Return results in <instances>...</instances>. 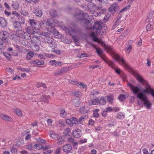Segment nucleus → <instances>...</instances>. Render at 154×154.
<instances>
[{
	"instance_id": "1",
	"label": "nucleus",
	"mask_w": 154,
	"mask_h": 154,
	"mask_svg": "<svg viewBox=\"0 0 154 154\" xmlns=\"http://www.w3.org/2000/svg\"><path fill=\"white\" fill-rule=\"evenodd\" d=\"M101 28V24L98 22H96L94 26L90 28L91 32L90 35L92 37L93 41L98 43L106 50L112 53V57L115 60L119 62L121 65L125 68H128V66L123 57H120L117 54L113 52L112 48L110 46L106 45L103 42L95 37V34H98L100 32Z\"/></svg>"
},
{
	"instance_id": "2",
	"label": "nucleus",
	"mask_w": 154,
	"mask_h": 154,
	"mask_svg": "<svg viewBox=\"0 0 154 154\" xmlns=\"http://www.w3.org/2000/svg\"><path fill=\"white\" fill-rule=\"evenodd\" d=\"M25 31H19V34H20L19 36H17L15 34H13L10 38L12 40H15V38L17 37L19 38V37H22L23 38L26 39H29L31 38V35H33V38H35L37 39H39V38L38 36L36 35L39 34V31L38 29H36L34 28V29H32V28L30 26H28L25 29Z\"/></svg>"
},
{
	"instance_id": "3",
	"label": "nucleus",
	"mask_w": 154,
	"mask_h": 154,
	"mask_svg": "<svg viewBox=\"0 0 154 154\" xmlns=\"http://www.w3.org/2000/svg\"><path fill=\"white\" fill-rule=\"evenodd\" d=\"M132 74L137 80L144 86L145 89L142 90V92L144 93L151 94L154 98V91L151 88L149 85L142 76L136 71H133Z\"/></svg>"
},
{
	"instance_id": "4",
	"label": "nucleus",
	"mask_w": 154,
	"mask_h": 154,
	"mask_svg": "<svg viewBox=\"0 0 154 154\" xmlns=\"http://www.w3.org/2000/svg\"><path fill=\"white\" fill-rule=\"evenodd\" d=\"M56 23L53 19L48 20L46 22V24L47 25L51 26V29L48 31L53 33V36L57 38H60L61 37V35L59 33V32L54 28V26H55Z\"/></svg>"
},
{
	"instance_id": "5",
	"label": "nucleus",
	"mask_w": 154,
	"mask_h": 154,
	"mask_svg": "<svg viewBox=\"0 0 154 154\" xmlns=\"http://www.w3.org/2000/svg\"><path fill=\"white\" fill-rule=\"evenodd\" d=\"M91 46L94 49L96 50L97 53L101 56L103 60L107 63L112 68H113L114 66V64L113 62L109 60L106 57L104 56H102L103 54V51L100 49H98L96 46L92 43H90Z\"/></svg>"
},
{
	"instance_id": "6",
	"label": "nucleus",
	"mask_w": 154,
	"mask_h": 154,
	"mask_svg": "<svg viewBox=\"0 0 154 154\" xmlns=\"http://www.w3.org/2000/svg\"><path fill=\"white\" fill-rule=\"evenodd\" d=\"M79 13L76 16V17L79 19L82 20L86 23H89L90 22L91 17L87 13H82V11L78 10Z\"/></svg>"
},
{
	"instance_id": "7",
	"label": "nucleus",
	"mask_w": 154,
	"mask_h": 154,
	"mask_svg": "<svg viewBox=\"0 0 154 154\" xmlns=\"http://www.w3.org/2000/svg\"><path fill=\"white\" fill-rule=\"evenodd\" d=\"M137 97L142 99L143 103L147 109H150L151 106L150 102L148 100L146 97L144 96L143 93H139L138 94Z\"/></svg>"
},
{
	"instance_id": "8",
	"label": "nucleus",
	"mask_w": 154,
	"mask_h": 154,
	"mask_svg": "<svg viewBox=\"0 0 154 154\" xmlns=\"http://www.w3.org/2000/svg\"><path fill=\"white\" fill-rule=\"evenodd\" d=\"M8 33L5 31H2L0 32V36L2 37L1 40L4 42H8Z\"/></svg>"
},
{
	"instance_id": "9",
	"label": "nucleus",
	"mask_w": 154,
	"mask_h": 154,
	"mask_svg": "<svg viewBox=\"0 0 154 154\" xmlns=\"http://www.w3.org/2000/svg\"><path fill=\"white\" fill-rule=\"evenodd\" d=\"M68 70V68L66 67H63L60 69H58L56 70L54 72V75L58 76L62 75L65 73Z\"/></svg>"
},
{
	"instance_id": "10",
	"label": "nucleus",
	"mask_w": 154,
	"mask_h": 154,
	"mask_svg": "<svg viewBox=\"0 0 154 154\" xmlns=\"http://www.w3.org/2000/svg\"><path fill=\"white\" fill-rule=\"evenodd\" d=\"M79 121L75 117L71 118L70 119H67L66 120V122L67 124L72 126L74 124H77L79 123Z\"/></svg>"
},
{
	"instance_id": "11",
	"label": "nucleus",
	"mask_w": 154,
	"mask_h": 154,
	"mask_svg": "<svg viewBox=\"0 0 154 154\" xmlns=\"http://www.w3.org/2000/svg\"><path fill=\"white\" fill-rule=\"evenodd\" d=\"M128 86L131 87V89L133 93L135 94H137V96L138 94L140 93H138V92L140 91V88L137 87L132 85V84L130 83L128 84Z\"/></svg>"
},
{
	"instance_id": "12",
	"label": "nucleus",
	"mask_w": 154,
	"mask_h": 154,
	"mask_svg": "<svg viewBox=\"0 0 154 154\" xmlns=\"http://www.w3.org/2000/svg\"><path fill=\"white\" fill-rule=\"evenodd\" d=\"M65 32H68V33L72 36V38L75 42H78V39L76 38L75 36L72 35L75 33L76 30L72 29H66L65 30Z\"/></svg>"
},
{
	"instance_id": "13",
	"label": "nucleus",
	"mask_w": 154,
	"mask_h": 154,
	"mask_svg": "<svg viewBox=\"0 0 154 154\" xmlns=\"http://www.w3.org/2000/svg\"><path fill=\"white\" fill-rule=\"evenodd\" d=\"M72 146L69 144H67L63 146V151L66 153H70L72 149Z\"/></svg>"
},
{
	"instance_id": "14",
	"label": "nucleus",
	"mask_w": 154,
	"mask_h": 154,
	"mask_svg": "<svg viewBox=\"0 0 154 154\" xmlns=\"http://www.w3.org/2000/svg\"><path fill=\"white\" fill-rule=\"evenodd\" d=\"M118 6L116 4H112L109 9V11L112 14H114L118 9Z\"/></svg>"
},
{
	"instance_id": "15",
	"label": "nucleus",
	"mask_w": 154,
	"mask_h": 154,
	"mask_svg": "<svg viewBox=\"0 0 154 154\" xmlns=\"http://www.w3.org/2000/svg\"><path fill=\"white\" fill-rule=\"evenodd\" d=\"M82 133L79 129L75 130L73 131V135L75 138H78L82 135Z\"/></svg>"
},
{
	"instance_id": "16",
	"label": "nucleus",
	"mask_w": 154,
	"mask_h": 154,
	"mask_svg": "<svg viewBox=\"0 0 154 154\" xmlns=\"http://www.w3.org/2000/svg\"><path fill=\"white\" fill-rule=\"evenodd\" d=\"M29 23L31 25V28L32 29H34V28H35L36 29H38L39 31L40 29L39 28L38 29L36 28L35 26L37 25V23L35 21V20L33 19H30L29 20Z\"/></svg>"
},
{
	"instance_id": "17",
	"label": "nucleus",
	"mask_w": 154,
	"mask_h": 154,
	"mask_svg": "<svg viewBox=\"0 0 154 154\" xmlns=\"http://www.w3.org/2000/svg\"><path fill=\"white\" fill-rule=\"evenodd\" d=\"M149 23L146 27V29L147 31H150L152 29L154 23V21L152 19L151 21L149 20Z\"/></svg>"
},
{
	"instance_id": "18",
	"label": "nucleus",
	"mask_w": 154,
	"mask_h": 154,
	"mask_svg": "<svg viewBox=\"0 0 154 154\" xmlns=\"http://www.w3.org/2000/svg\"><path fill=\"white\" fill-rule=\"evenodd\" d=\"M92 4L93 6L92 8H91V9H90V11L91 12V13L93 14V15H92V16H94L95 17H97L99 15L98 13L94 10H93V9L97 10L98 8L97 7H96V6L94 5V4L93 3Z\"/></svg>"
},
{
	"instance_id": "19",
	"label": "nucleus",
	"mask_w": 154,
	"mask_h": 154,
	"mask_svg": "<svg viewBox=\"0 0 154 154\" xmlns=\"http://www.w3.org/2000/svg\"><path fill=\"white\" fill-rule=\"evenodd\" d=\"M49 62L51 63V65L53 66H61L63 65L62 63L60 62H56L55 60H50L49 61Z\"/></svg>"
},
{
	"instance_id": "20",
	"label": "nucleus",
	"mask_w": 154,
	"mask_h": 154,
	"mask_svg": "<svg viewBox=\"0 0 154 154\" xmlns=\"http://www.w3.org/2000/svg\"><path fill=\"white\" fill-rule=\"evenodd\" d=\"M48 134L51 138L55 140H57L59 136L57 134L54 133L53 131H49Z\"/></svg>"
},
{
	"instance_id": "21",
	"label": "nucleus",
	"mask_w": 154,
	"mask_h": 154,
	"mask_svg": "<svg viewBox=\"0 0 154 154\" xmlns=\"http://www.w3.org/2000/svg\"><path fill=\"white\" fill-rule=\"evenodd\" d=\"M34 147L36 149H43V150H45L48 149L49 147H48L47 146L44 147L40 144H35L34 146Z\"/></svg>"
},
{
	"instance_id": "22",
	"label": "nucleus",
	"mask_w": 154,
	"mask_h": 154,
	"mask_svg": "<svg viewBox=\"0 0 154 154\" xmlns=\"http://www.w3.org/2000/svg\"><path fill=\"white\" fill-rule=\"evenodd\" d=\"M7 22L5 19L3 17H0V24L2 27L7 26Z\"/></svg>"
},
{
	"instance_id": "23",
	"label": "nucleus",
	"mask_w": 154,
	"mask_h": 154,
	"mask_svg": "<svg viewBox=\"0 0 154 154\" xmlns=\"http://www.w3.org/2000/svg\"><path fill=\"white\" fill-rule=\"evenodd\" d=\"M99 99L97 98H96L95 99H93L90 100L89 102L90 105H95L98 104Z\"/></svg>"
},
{
	"instance_id": "24",
	"label": "nucleus",
	"mask_w": 154,
	"mask_h": 154,
	"mask_svg": "<svg viewBox=\"0 0 154 154\" xmlns=\"http://www.w3.org/2000/svg\"><path fill=\"white\" fill-rule=\"evenodd\" d=\"M34 13L36 16L41 17L42 15V12L41 10L38 8L36 9L34 11Z\"/></svg>"
},
{
	"instance_id": "25",
	"label": "nucleus",
	"mask_w": 154,
	"mask_h": 154,
	"mask_svg": "<svg viewBox=\"0 0 154 154\" xmlns=\"http://www.w3.org/2000/svg\"><path fill=\"white\" fill-rule=\"evenodd\" d=\"M0 117L1 119L6 121H11V118L7 115L2 114Z\"/></svg>"
},
{
	"instance_id": "26",
	"label": "nucleus",
	"mask_w": 154,
	"mask_h": 154,
	"mask_svg": "<svg viewBox=\"0 0 154 154\" xmlns=\"http://www.w3.org/2000/svg\"><path fill=\"white\" fill-rule=\"evenodd\" d=\"M106 100L105 97H102L100 100L99 99L98 104L100 105H104L106 104Z\"/></svg>"
},
{
	"instance_id": "27",
	"label": "nucleus",
	"mask_w": 154,
	"mask_h": 154,
	"mask_svg": "<svg viewBox=\"0 0 154 154\" xmlns=\"http://www.w3.org/2000/svg\"><path fill=\"white\" fill-rule=\"evenodd\" d=\"M89 110V109L87 107H82L80 109V112L83 113H86Z\"/></svg>"
},
{
	"instance_id": "28",
	"label": "nucleus",
	"mask_w": 154,
	"mask_h": 154,
	"mask_svg": "<svg viewBox=\"0 0 154 154\" xmlns=\"http://www.w3.org/2000/svg\"><path fill=\"white\" fill-rule=\"evenodd\" d=\"M57 140V143L58 145H61L64 142L63 137L61 136H59Z\"/></svg>"
},
{
	"instance_id": "29",
	"label": "nucleus",
	"mask_w": 154,
	"mask_h": 154,
	"mask_svg": "<svg viewBox=\"0 0 154 154\" xmlns=\"http://www.w3.org/2000/svg\"><path fill=\"white\" fill-rule=\"evenodd\" d=\"M50 98V97L49 95L45 96L43 98H42L41 101L42 102H44L45 103H48V100Z\"/></svg>"
},
{
	"instance_id": "30",
	"label": "nucleus",
	"mask_w": 154,
	"mask_h": 154,
	"mask_svg": "<svg viewBox=\"0 0 154 154\" xmlns=\"http://www.w3.org/2000/svg\"><path fill=\"white\" fill-rule=\"evenodd\" d=\"M45 43H47L49 45L52 44V43L54 41V39L52 38L49 37L44 40Z\"/></svg>"
},
{
	"instance_id": "31",
	"label": "nucleus",
	"mask_w": 154,
	"mask_h": 154,
	"mask_svg": "<svg viewBox=\"0 0 154 154\" xmlns=\"http://www.w3.org/2000/svg\"><path fill=\"white\" fill-rule=\"evenodd\" d=\"M14 112L19 116L22 117L23 116L22 111L19 109H15Z\"/></svg>"
},
{
	"instance_id": "32",
	"label": "nucleus",
	"mask_w": 154,
	"mask_h": 154,
	"mask_svg": "<svg viewBox=\"0 0 154 154\" xmlns=\"http://www.w3.org/2000/svg\"><path fill=\"white\" fill-rule=\"evenodd\" d=\"M107 101L110 103H111L113 99V96L111 94L107 96Z\"/></svg>"
},
{
	"instance_id": "33",
	"label": "nucleus",
	"mask_w": 154,
	"mask_h": 154,
	"mask_svg": "<svg viewBox=\"0 0 154 154\" xmlns=\"http://www.w3.org/2000/svg\"><path fill=\"white\" fill-rule=\"evenodd\" d=\"M12 6L15 9H18L19 7V4L17 2H13Z\"/></svg>"
},
{
	"instance_id": "34",
	"label": "nucleus",
	"mask_w": 154,
	"mask_h": 154,
	"mask_svg": "<svg viewBox=\"0 0 154 154\" xmlns=\"http://www.w3.org/2000/svg\"><path fill=\"white\" fill-rule=\"evenodd\" d=\"M120 23V20L119 19H117L116 21L115 22L114 24L113 25L112 28V29H114L116 27H117L118 25H119Z\"/></svg>"
},
{
	"instance_id": "35",
	"label": "nucleus",
	"mask_w": 154,
	"mask_h": 154,
	"mask_svg": "<svg viewBox=\"0 0 154 154\" xmlns=\"http://www.w3.org/2000/svg\"><path fill=\"white\" fill-rule=\"evenodd\" d=\"M66 112L64 110L61 109L60 110V116L62 118L65 117L66 115Z\"/></svg>"
},
{
	"instance_id": "36",
	"label": "nucleus",
	"mask_w": 154,
	"mask_h": 154,
	"mask_svg": "<svg viewBox=\"0 0 154 154\" xmlns=\"http://www.w3.org/2000/svg\"><path fill=\"white\" fill-rule=\"evenodd\" d=\"M18 20V22L21 24L24 23L25 20L23 17L20 16L19 17Z\"/></svg>"
},
{
	"instance_id": "37",
	"label": "nucleus",
	"mask_w": 154,
	"mask_h": 154,
	"mask_svg": "<svg viewBox=\"0 0 154 154\" xmlns=\"http://www.w3.org/2000/svg\"><path fill=\"white\" fill-rule=\"evenodd\" d=\"M117 117L120 119H123L124 118L125 116L123 113L120 112L118 113L117 115Z\"/></svg>"
},
{
	"instance_id": "38",
	"label": "nucleus",
	"mask_w": 154,
	"mask_h": 154,
	"mask_svg": "<svg viewBox=\"0 0 154 154\" xmlns=\"http://www.w3.org/2000/svg\"><path fill=\"white\" fill-rule=\"evenodd\" d=\"M99 109H97L94 110V111L93 112V116L94 117H98L99 114L98 113V112L99 111Z\"/></svg>"
},
{
	"instance_id": "39",
	"label": "nucleus",
	"mask_w": 154,
	"mask_h": 154,
	"mask_svg": "<svg viewBox=\"0 0 154 154\" xmlns=\"http://www.w3.org/2000/svg\"><path fill=\"white\" fill-rule=\"evenodd\" d=\"M77 86L81 88H85L87 87V85L82 82L79 83Z\"/></svg>"
},
{
	"instance_id": "40",
	"label": "nucleus",
	"mask_w": 154,
	"mask_h": 154,
	"mask_svg": "<svg viewBox=\"0 0 154 154\" xmlns=\"http://www.w3.org/2000/svg\"><path fill=\"white\" fill-rule=\"evenodd\" d=\"M64 133L66 135H69L71 134V130L69 128H66L65 131Z\"/></svg>"
},
{
	"instance_id": "41",
	"label": "nucleus",
	"mask_w": 154,
	"mask_h": 154,
	"mask_svg": "<svg viewBox=\"0 0 154 154\" xmlns=\"http://www.w3.org/2000/svg\"><path fill=\"white\" fill-rule=\"evenodd\" d=\"M3 54L8 60H10L11 59V55L8 53L5 52Z\"/></svg>"
},
{
	"instance_id": "42",
	"label": "nucleus",
	"mask_w": 154,
	"mask_h": 154,
	"mask_svg": "<svg viewBox=\"0 0 154 154\" xmlns=\"http://www.w3.org/2000/svg\"><path fill=\"white\" fill-rule=\"evenodd\" d=\"M132 48L131 45H128L127 47H126L125 50L128 54H129Z\"/></svg>"
},
{
	"instance_id": "43",
	"label": "nucleus",
	"mask_w": 154,
	"mask_h": 154,
	"mask_svg": "<svg viewBox=\"0 0 154 154\" xmlns=\"http://www.w3.org/2000/svg\"><path fill=\"white\" fill-rule=\"evenodd\" d=\"M118 98L121 101H124L125 100L126 97L125 95L123 94H121L119 97Z\"/></svg>"
},
{
	"instance_id": "44",
	"label": "nucleus",
	"mask_w": 154,
	"mask_h": 154,
	"mask_svg": "<svg viewBox=\"0 0 154 154\" xmlns=\"http://www.w3.org/2000/svg\"><path fill=\"white\" fill-rule=\"evenodd\" d=\"M130 5H127L125 7H124L123 9H122L119 12V13L125 11L127 10L128 9L130 8Z\"/></svg>"
},
{
	"instance_id": "45",
	"label": "nucleus",
	"mask_w": 154,
	"mask_h": 154,
	"mask_svg": "<svg viewBox=\"0 0 154 154\" xmlns=\"http://www.w3.org/2000/svg\"><path fill=\"white\" fill-rule=\"evenodd\" d=\"M74 95L78 97H80L82 96L81 93L79 91H76L74 93Z\"/></svg>"
},
{
	"instance_id": "46",
	"label": "nucleus",
	"mask_w": 154,
	"mask_h": 154,
	"mask_svg": "<svg viewBox=\"0 0 154 154\" xmlns=\"http://www.w3.org/2000/svg\"><path fill=\"white\" fill-rule=\"evenodd\" d=\"M152 15L153 13L152 12L149 13L147 16V18L146 20L149 21V20H150V21H151L152 20V19L153 20V19L151 18L152 17Z\"/></svg>"
},
{
	"instance_id": "47",
	"label": "nucleus",
	"mask_w": 154,
	"mask_h": 154,
	"mask_svg": "<svg viewBox=\"0 0 154 154\" xmlns=\"http://www.w3.org/2000/svg\"><path fill=\"white\" fill-rule=\"evenodd\" d=\"M57 46V43L54 41L52 43V44L49 45V46L52 48H54Z\"/></svg>"
},
{
	"instance_id": "48",
	"label": "nucleus",
	"mask_w": 154,
	"mask_h": 154,
	"mask_svg": "<svg viewBox=\"0 0 154 154\" xmlns=\"http://www.w3.org/2000/svg\"><path fill=\"white\" fill-rule=\"evenodd\" d=\"M20 24L18 22L15 21L14 22V26L15 28H17L20 26Z\"/></svg>"
},
{
	"instance_id": "49",
	"label": "nucleus",
	"mask_w": 154,
	"mask_h": 154,
	"mask_svg": "<svg viewBox=\"0 0 154 154\" xmlns=\"http://www.w3.org/2000/svg\"><path fill=\"white\" fill-rule=\"evenodd\" d=\"M34 63L38 65H43L44 64L43 62L40 61L39 60L35 61Z\"/></svg>"
},
{
	"instance_id": "50",
	"label": "nucleus",
	"mask_w": 154,
	"mask_h": 154,
	"mask_svg": "<svg viewBox=\"0 0 154 154\" xmlns=\"http://www.w3.org/2000/svg\"><path fill=\"white\" fill-rule=\"evenodd\" d=\"M45 85L42 83H38L36 84V86L38 88L41 86H42L43 87H45Z\"/></svg>"
},
{
	"instance_id": "51",
	"label": "nucleus",
	"mask_w": 154,
	"mask_h": 154,
	"mask_svg": "<svg viewBox=\"0 0 154 154\" xmlns=\"http://www.w3.org/2000/svg\"><path fill=\"white\" fill-rule=\"evenodd\" d=\"M50 15L54 17L56 15V12L54 10H51L50 12Z\"/></svg>"
},
{
	"instance_id": "52",
	"label": "nucleus",
	"mask_w": 154,
	"mask_h": 154,
	"mask_svg": "<svg viewBox=\"0 0 154 154\" xmlns=\"http://www.w3.org/2000/svg\"><path fill=\"white\" fill-rule=\"evenodd\" d=\"M69 82L70 84L76 85L77 86L78 85L79 83V82L75 80H71L70 81H69Z\"/></svg>"
},
{
	"instance_id": "53",
	"label": "nucleus",
	"mask_w": 154,
	"mask_h": 154,
	"mask_svg": "<svg viewBox=\"0 0 154 154\" xmlns=\"http://www.w3.org/2000/svg\"><path fill=\"white\" fill-rule=\"evenodd\" d=\"M110 14H106L104 18V20H106V21H107L110 17Z\"/></svg>"
},
{
	"instance_id": "54",
	"label": "nucleus",
	"mask_w": 154,
	"mask_h": 154,
	"mask_svg": "<svg viewBox=\"0 0 154 154\" xmlns=\"http://www.w3.org/2000/svg\"><path fill=\"white\" fill-rule=\"evenodd\" d=\"M39 33V34H38L39 35H41L43 36H48L49 35V33H48V32H43L41 34V33Z\"/></svg>"
},
{
	"instance_id": "55",
	"label": "nucleus",
	"mask_w": 154,
	"mask_h": 154,
	"mask_svg": "<svg viewBox=\"0 0 154 154\" xmlns=\"http://www.w3.org/2000/svg\"><path fill=\"white\" fill-rule=\"evenodd\" d=\"M38 142L43 143H45L46 142V141L45 140L41 139L40 138H39L38 139Z\"/></svg>"
},
{
	"instance_id": "56",
	"label": "nucleus",
	"mask_w": 154,
	"mask_h": 154,
	"mask_svg": "<svg viewBox=\"0 0 154 154\" xmlns=\"http://www.w3.org/2000/svg\"><path fill=\"white\" fill-rule=\"evenodd\" d=\"M21 14L24 16H26L28 14V12L25 10H22L21 11Z\"/></svg>"
},
{
	"instance_id": "57",
	"label": "nucleus",
	"mask_w": 154,
	"mask_h": 154,
	"mask_svg": "<svg viewBox=\"0 0 154 154\" xmlns=\"http://www.w3.org/2000/svg\"><path fill=\"white\" fill-rule=\"evenodd\" d=\"M98 94L99 92L95 90H93L91 93V94L93 96L97 95Z\"/></svg>"
},
{
	"instance_id": "58",
	"label": "nucleus",
	"mask_w": 154,
	"mask_h": 154,
	"mask_svg": "<svg viewBox=\"0 0 154 154\" xmlns=\"http://www.w3.org/2000/svg\"><path fill=\"white\" fill-rule=\"evenodd\" d=\"M27 54L29 56V57H30L31 58L34 55V53L32 51H29V52Z\"/></svg>"
},
{
	"instance_id": "59",
	"label": "nucleus",
	"mask_w": 154,
	"mask_h": 154,
	"mask_svg": "<svg viewBox=\"0 0 154 154\" xmlns=\"http://www.w3.org/2000/svg\"><path fill=\"white\" fill-rule=\"evenodd\" d=\"M94 121L92 119H91L89 121L88 124L89 125L93 126L94 125Z\"/></svg>"
},
{
	"instance_id": "60",
	"label": "nucleus",
	"mask_w": 154,
	"mask_h": 154,
	"mask_svg": "<svg viewBox=\"0 0 154 154\" xmlns=\"http://www.w3.org/2000/svg\"><path fill=\"white\" fill-rule=\"evenodd\" d=\"M6 71L11 73H14V70L10 68H7L5 69Z\"/></svg>"
},
{
	"instance_id": "61",
	"label": "nucleus",
	"mask_w": 154,
	"mask_h": 154,
	"mask_svg": "<svg viewBox=\"0 0 154 154\" xmlns=\"http://www.w3.org/2000/svg\"><path fill=\"white\" fill-rule=\"evenodd\" d=\"M48 124L50 126H52V121L51 119H49L47 121Z\"/></svg>"
},
{
	"instance_id": "62",
	"label": "nucleus",
	"mask_w": 154,
	"mask_h": 154,
	"mask_svg": "<svg viewBox=\"0 0 154 154\" xmlns=\"http://www.w3.org/2000/svg\"><path fill=\"white\" fill-rule=\"evenodd\" d=\"M53 152L52 149H49L46 152H44L45 154H50Z\"/></svg>"
},
{
	"instance_id": "63",
	"label": "nucleus",
	"mask_w": 154,
	"mask_h": 154,
	"mask_svg": "<svg viewBox=\"0 0 154 154\" xmlns=\"http://www.w3.org/2000/svg\"><path fill=\"white\" fill-rule=\"evenodd\" d=\"M27 149L29 150H31L32 149V146L31 144H29L27 146Z\"/></svg>"
},
{
	"instance_id": "64",
	"label": "nucleus",
	"mask_w": 154,
	"mask_h": 154,
	"mask_svg": "<svg viewBox=\"0 0 154 154\" xmlns=\"http://www.w3.org/2000/svg\"><path fill=\"white\" fill-rule=\"evenodd\" d=\"M107 112L106 110H103L102 113V115L103 117H105L107 115Z\"/></svg>"
}]
</instances>
